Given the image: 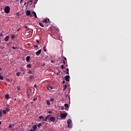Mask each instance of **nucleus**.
Segmentation results:
<instances>
[{"label": "nucleus", "instance_id": "obj_51", "mask_svg": "<svg viewBox=\"0 0 131 131\" xmlns=\"http://www.w3.org/2000/svg\"><path fill=\"white\" fill-rule=\"evenodd\" d=\"M64 60H67V59H66V57H64Z\"/></svg>", "mask_w": 131, "mask_h": 131}, {"label": "nucleus", "instance_id": "obj_37", "mask_svg": "<svg viewBox=\"0 0 131 131\" xmlns=\"http://www.w3.org/2000/svg\"><path fill=\"white\" fill-rule=\"evenodd\" d=\"M2 115H3V112L0 111V117L2 116Z\"/></svg>", "mask_w": 131, "mask_h": 131}, {"label": "nucleus", "instance_id": "obj_59", "mask_svg": "<svg viewBox=\"0 0 131 131\" xmlns=\"http://www.w3.org/2000/svg\"><path fill=\"white\" fill-rule=\"evenodd\" d=\"M58 75V73H57V75Z\"/></svg>", "mask_w": 131, "mask_h": 131}, {"label": "nucleus", "instance_id": "obj_35", "mask_svg": "<svg viewBox=\"0 0 131 131\" xmlns=\"http://www.w3.org/2000/svg\"><path fill=\"white\" fill-rule=\"evenodd\" d=\"M35 101H37V98H35L33 99V101L35 102Z\"/></svg>", "mask_w": 131, "mask_h": 131}, {"label": "nucleus", "instance_id": "obj_14", "mask_svg": "<svg viewBox=\"0 0 131 131\" xmlns=\"http://www.w3.org/2000/svg\"><path fill=\"white\" fill-rule=\"evenodd\" d=\"M24 28H26V29H27L26 31H29V30H30L29 28H28V27H27V26H24Z\"/></svg>", "mask_w": 131, "mask_h": 131}, {"label": "nucleus", "instance_id": "obj_21", "mask_svg": "<svg viewBox=\"0 0 131 131\" xmlns=\"http://www.w3.org/2000/svg\"><path fill=\"white\" fill-rule=\"evenodd\" d=\"M34 77V75H30V76L29 77V79H32Z\"/></svg>", "mask_w": 131, "mask_h": 131}, {"label": "nucleus", "instance_id": "obj_50", "mask_svg": "<svg viewBox=\"0 0 131 131\" xmlns=\"http://www.w3.org/2000/svg\"><path fill=\"white\" fill-rule=\"evenodd\" d=\"M30 3H32V0H30Z\"/></svg>", "mask_w": 131, "mask_h": 131}, {"label": "nucleus", "instance_id": "obj_45", "mask_svg": "<svg viewBox=\"0 0 131 131\" xmlns=\"http://www.w3.org/2000/svg\"><path fill=\"white\" fill-rule=\"evenodd\" d=\"M36 42H37V43H39V40H36Z\"/></svg>", "mask_w": 131, "mask_h": 131}, {"label": "nucleus", "instance_id": "obj_7", "mask_svg": "<svg viewBox=\"0 0 131 131\" xmlns=\"http://www.w3.org/2000/svg\"><path fill=\"white\" fill-rule=\"evenodd\" d=\"M64 79L66 81H69V79H70V76H69V75H67L64 77Z\"/></svg>", "mask_w": 131, "mask_h": 131}, {"label": "nucleus", "instance_id": "obj_52", "mask_svg": "<svg viewBox=\"0 0 131 131\" xmlns=\"http://www.w3.org/2000/svg\"><path fill=\"white\" fill-rule=\"evenodd\" d=\"M1 70H2V68H0V71H1Z\"/></svg>", "mask_w": 131, "mask_h": 131}, {"label": "nucleus", "instance_id": "obj_56", "mask_svg": "<svg viewBox=\"0 0 131 131\" xmlns=\"http://www.w3.org/2000/svg\"><path fill=\"white\" fill-rule=\"evenodd\" d=\"M19 30H20V29H18L17 30V31H19Z\"/></svg>", "mask_w": 131, "mask_h": 131}, {"label": "nucleus", "instance_id": "obj_48", "mask_svg": "<svg viewBox=\"0 0 131 131\" xmlns=\"http://www.w3.org/2000/svg\"><path fill=\"white\" fill-rule=\"evenodd\" d=\"M22 2H23V0H20V4H22Z\"/></svg>", "mask_w": 131, "mask_h": 131}, {"label": "nucleus", "instance_id": "obj_22", "mask_svg": "<svg viewBox=\"0 0 131 131\" xmlns=\"http://www.w3.org/2000/svg\"><path fill=\"white\" fill-rule=\"evenodd\" d=\"M39 25H40V26H41V27H45V26H43L42 25V23H41L40 22L39 23Z\"/></svg>", "mask_w": 131, "mask_h": 131}, {"label": "nucleus", "instance_id": "obj_54", "mask_svg": "<svg viewBox=\"0 0 131 131\" xmlns=\"http://www.w3.org/2000/svg\"><path fill=\"white\" fill-rule=\"evenodd\" d=\"M2 124V121H0V125Z\"/></svg>", "mask_w": 131, "mask_h": 131}, {"label": "nucleus", "instance_id": "obj_49", "mask_svg": "<svg viewBox=\"0 0 131 131\" xmlns=\"http://www.w3.org/2000/svg\"><path fill=\"white\" fill-rule=\"evenodd\" d=\"M29 131H35V130H33L32 129H31Z\"/></svg>", "mask_w": 131, "mask_h": 131}, {"label": "nucleus", "instance_id": "obj_25", "mask_svg": "<svg viewBox=\"0 0 131 131\" xmlns=\"http://www.w3.org/2000/svg\"><path fill=\"white\" fill-rule=\"evenodd\" d=\"M66 71H67L66 72L67 74H69V69L67 68Z\"/></svg>", "mask_w": 131, "mask_h": 131}, {"label": "nucleus", "instance_id": "obj_57", "mask_svg": "<svg viewBox=\"0 0 131 131\" xmlns=\"http://www.w3.org/2000/svg\"><path fill=\"white\" fill-rule=\"evenodd\" d=\"M49 113H52V112H50Z\"/></svg>", "mask_w": 131, "mask_h": 131}, {"label": "nucleus", "instance_id": "obj_10", "mask_svg": "<svg viewBox=\"0 0 131 131\" xmlns=\"http://www.w3.org/2000/svg\"><path fill=\"white\" fill-rule=\"evenodd\" d=\"M26 60L27 62H30V56H27L26 58Z\"/></svg>", "mask_w": 131, "mask_h": 131}, {"label": "nucleus", "instance_id": "obj_61", "mask_svg": "<svg viewBox=\"0 0 131 131\" xmlns=\"http://www.w3.org/2000/svg\"><path fill=\"white\" fill-rule=\"evenodd\" d=\"M64 72H66V71H64Z\"/></svg>", "mask_w": 131, "mask_h": 131}, {"label": "nucleus", "instance_id": "obj_46", "mask_svg": "<svg viewBox=\"0 0 131 131\" xmlns=\"http://www.w3.org/2000/svg\"><path fill=\"white\" fill-rule=\"evenodd\" d=\"M65 83V80H63V81H62V84H64Z\"/></svg>", "mask_w": 131, "mask_h": 131}, {"label": "nucleus", "instance_id": "obj_58", "mask_svg": "<svg viewBox=\"0 0 131 131\" xmlns=\"http://www.w3.org/2000/svg\"><path fill=\"white\" fill-rule=\"evenodd\" d=\"M1 40H0V44H1Z\"/></svg>", "mask_w": 131, "mask_h": 131}, {"label": "nucleus", "instance_id": "obj_18", "mask_svg": "<svg viewBox=\"0 0 131 131\" xmlns=\"http://www.w3.org/2000/svg\"><path fill=\"white\" fill-rule=\"evenodd\" d=\"M39 119H43V120L45 119V117L43 116H39Z\"/></svg>", "mask_w": 131, "mask_h": 131}, {"label": "nucleus", "instance_id": "obj_8", "mask_svg": "<svg viewBox=\"0 0 131 131\" xmlns=\"http://www.w3.org/2000/svg\"><path fill=\"white\" fill-rule=\"evenodd\" d=\"M41 53V50H39L38 51L36 52V56H39V55H40Z\"/></svg>", "mask_w": 131, "mask_h": 131}, {"label": "nucleus", "instance_id": "obj_11", "mask_svg": "<svg viewBox=\"0 0 131 131\" xmlns=\"http://www.w3.org/2000/svg\"><path fill=\"white\" fill-rule=\"evenodd\" d=\"M32 14L34 15L35 18H37V16L36 15V13L34 11L32 12Z\"/></svg>", "mask_w": 131, "mask_h": 131}, {"label": "nucleus", "instance_id": "obj_19", "mask_svg": "<svg viewBox=\"0 0 131 131\" xmlns=\"http://www.w3.org/2000/svg\"><path fill=\"white\" fill-rule=\"evenodd\" d=\"M46 103L48 106H50L51 105V102H50V100H47Z\"/></svg>", "mask_w": 131, "mask_h": 131}, {"label": "nucleus", "instance_id": "obj_40", "mask_svg": "<svg viewBox=\"0 0 131 131\" xmlns=\"http://www.w3.org/2000/svg\"><path fill=\"white\" fill-rule=\"evenodd\" d=\"M20 70H22L23 71H24L23 67H20Z\"/></svg>", "mask_w": 131, "mask_h": 131}, {"label": "nucleus", "instance_id": "obj_2", "mask_svg": "<svg viewBox=\"0 0 131 131\" xmlns=\"http://www.w3.org/2000/svg\"><path fill=\"white\" fill-rule=\"evenodd\" d=\"M10 7L9 6H6L5 7L4 12L6 14H9V13H10Z\"/></svg>", "mask_w": 131, "mask_h": 131}, {"label": "nucleus", "instance_id": "obj_1", "mask_svg": "<svg viewBox=\"0 0 131 131\" xmlns=\"http://www.w3.org/2000/svg\"><path fill=\"white\" fill-rule=\"evenodd\" d=\"M67 123L69 128H72V120H71V119H68Z\"/></svg>", "mask_w": 131, "mask_h": 131}, {"label": "nucleus", "instance_id": "obj_13", "mask_svg": "<svg viewBox=\"0 0 131 131\" xmlns=\"http://www.w3.org/2000/svg\"><path fill=\"white\" fill-rule=\"evenodd\" d=\"M9 38V36H7L4 39L5 41H8Z\"/></svg>", "mask_w": 131, "mask_h": 131}, {"label": "nucleus", "instance_id": "obj_6", "mask_svg": "<svg viewBox=\"0 0 131 131\" xmlns=\"http://www.w3.org/2000/svg\"><path fill=\"white\" fill-rule=\"evenodd\" d=\"M27 16H29L30 17H32V15H31V12L29 10H27L26 12Z\"/></svg>", "mask_w": 131, "mask_h": 131}, {"label": "nucleus", "instance_id": "obj_41", "mask_svg": "<svg viewBox=\"0 0 131 131\" xmlns=\"http://www.w3.org/2000/svg\"><path fill=\"white\" fill-rule=\"evenodd\" d=\"M0 36L3 37V33H0Z\"/></svg>", "mask_w": 131, "mask_h": 131}, {"label": "nucleus", "instance_id": "obj_15", "mask_svg": "<svg viewBox=\"0 0 131 131\" xmlns=\"http://www.w3.org/2000/svg\"><path fill=\"white\" fill-rule=\"evenodd\" d=\"M54 89V88H53L52 86H49L47 88V89L48 90V91H51V90H53Z\"/></svg>", "mask_w": 131, "mask_h": 131}, {"label": "nucleus", "instance_id": "obj_53", "mask_svg": "<svg viewBox=\"0 0 131 131\" xmlns=\"http://www.w3.org/2000/svg\"><path fill=\"white\" fill-rule=\"evenodd\" d=\"M29 5H30V6H31V5H32V3H31Z\"/></svg>", "mask_w": 131, "mask_h": 131}, {"label": "nucleus", "instance_id": "obj_38", "mask_svg": "<svg viewBox=\"0 0 131 131\" xmlns=\"http://www.w3.org/2000/svg\"><path fill=\"white\" fill-rule=\"evenodd\" d=\"M12 125H10L9 126V128H12Z\"/></svg>", "mask_w": 131, "mask_h": 131}, {"label": "nucleus", "instance_id": "obj_47", "mask_svg": "<svg viewBox=\"0 0 131 131\" xmlns=\"http://www.w3.org/2000/svg\"><path fill=\"white\" fill-rule=\"evenodd\" d=\"M34 88H35V89H36V84H35V85H34Z\"/></svg>", "mask_w": 131, "mask_h": 131}, {"label": "nucleus", "instance_id": "obj_36", "mask_svg": "<svg viewBox=\"0 0 131 131\" xmlns=\"http://www.w3.org/2000/svg\"><path fill=\"white\" fill-rule=\"evenodd\" d=\"M60 67H61V69H64V65H63V64L61 65Z\"/></svg>", "mask_w": 131, "mask_h": 131}, {"label": "nucleus", "instance_id": "obj_60", "mask_svg": "<svg viewBox=\"0 0 131 131\" xmlns=\"http://www.w3.org/2000/svg\"><path fill=\"white\" fill-rule=\"evenodd\" d=\"M58 75V73H57V75Z\"/></svg>", "mask_w": 131, "mask_h": 131}, {"label": "nucleus", "instance_id": "obj_27", "mask_svg": "<svg viewBox=\"0 0 131 131\" xmlns=\"http://www.w3.org/2000/svg\"><path fill=\"white\" fill-rule=\"evenodd\" d=\"M43 49L44 52H47V49H46V46H44L43 48Z\"/></svg>", "mask_w": 131, "mask_h": 131}, {"label": "nucleus", "instance_id": "obj_3", "mask_svg": "<svg viewBox=\"0 0 131 131\" xmlns=\"http://www.w3.org/2000/svg\"><path fill=\"white\" fill-rule=\"evenodd\" d=\"M50 121H51L52 122H57L58 120H56V118L52 116L50 118Z\"/></svg>", "mask_w": 131, "mask_h": 131}, {"label": "nucleus", "instance_id": "obj_34", "mask_svg": "<svg viewBox=\"0 0 131 131\" xmlns=\"http://www.w3.org/2000/svg\"><path fill=\"white\" fill-rule=\"evenodd\" d=\"M28 73H29V74H32V72H31V71H29L28 72Z\"/></svg>", "mask_w": 131, "mask_h": 131}, {"label": "nucleus", "instance_id": "obj_55", "mask_svg": "<svg viewBox=\"0 0 131 131\" xmlns=\"http://www.w3.org/2000/svg\"><path fill=\"white\" fill-rule=\"evenodd\" d=\"M26 4H27V3H25V4H24L25 6L26 5Z\"/></svg>", "mask_w": 131, "mask_h": 131}, {"label": "nucleus", "instance_id": "obj_39", "mask_svg": "<svg viewBox=\"0 0 131 131\" xmlns=\"http://www.w3.org/2000/svg\"><path fill=\"white\" fill-rule=\"evenodd\" d=\"M20 90H21V88L17 87V91H20Z\"/></svg>", "mask_w": 131, "mask_h": 131}, {"label": "nucleus", "instance_id": "obj_31", "mask_svg": "<svg viewBox=\"0 0 131 131\" xmlns=\"http://www.w3.org/2000/svg\"><path fill=\"white\" fill-rule=\"evenodd\" d=\"M40 126H41V123H38V125H37V127H40Z\"/></svg>", "mask_w": 131, "mask_h": 131}, {"label": "nucleus", "instance_id": "obj_9", "mask_svg": "<svg viewBox=\"0 0 131 131\" xmlns=\"http://www.w3.org/2000/svg\"><path fill=\"white\" fill-rule=\"evenodd\" d=\"M50 21V19L49 18H47V19H45L43 20V22L44 23H49V21Z\"/></svg>", "mask_w": 131, "mask_h": 131}, {"label": "nucleus", "instance_id": "obj_17", "mask_svg": "<svg viewBox=\"0 0 131 131\" xmlns=\"http://www.w3.org/2000/svg\"><path fill=\"white\" fill-rule=\"evenodd\" d=\"M34 47L35 50H38V46L37 45H34Z\"/></svg>", "mask_w": 131, "mask_h": 131}, {"label": "nucleus", "instance_id": "obj_20", "mask_svg": "<svg viewBox=\"0 0 131 131\" xmlns=\"http://www.w3.org/2000/svg\"><path fill=\"white\" fill-rule=\"evenodd\" d=\"M20 75H21V72H18L16 73L17 76H20Z\"/></svg>", "mask_w": 131, "mask_h": 131}, {"label": "nucleus", "instance_id": "obj_28", "mask_svg": "<svg viewBox=\"0 0 131 131\" xmlns=\"http://www.w3.org/2000/svg\"><path fill=\"white\" fill-rule=\"evenodd\" d=\"M64 107H66V108H68L69 107L68 104L67 103L64 104Z\"/></svg>", "mask_w": 131, "mask_h": 131}, {"label": "nucleus", "instance_id": "obj_26", "mask_svg": "<svg viewBox=\"0 0 131 131\" xmlns=\"http://www.w3.org/2000/svg\"><path fill=\"white\" fill-rule=\"evenodd\" d=\"M3 79H4V76L1 75L0 76V80H3Z\"/></svg>", "mask_w": 131, "mask_h": 131}, {"label": "nucleus", "instance_id": "obj_4", "mask_svg": "<svg viewBox=\"0 0 131 131\" xmlns=\"http://www.w3.org/2000/svg\"><path fill=\"white\" fill-rule=\"evenodd\" d=\"M60 116L61 118H66L67 116V114L61 113V114H60Z\"/></svg>", "mask_w": 131, "mask_h": 131}, {"label": "nucleus", "instance_id": "obj_44", "mask_svg": "<svg viewBox=\"0 0 131 131\" xmlns=\"http://www.w3.org/2000/svg\"><path fill=\"white\" fill-rule=\"evenodd\" d=\"M61 110H64V107L63 106L61 107Z\"/></svg>", "mask_w": 131, "mask_h": 131}, {"label": "nucleus", "instance_id": "obj_43", "mask_svg": "<svg viewBox=\"0 0 131 131\" xmlns=\"http://www.w3.org/2000/svg\"><path fill=\"white\" fill-rule=\"evenodd\" d=\"M12 49H13V50H16V47H12Z\"/></svg>", "mask_w": 131, "mask_h": 131}, {"label": "nucleus", "instance_id": "obj_12", "mask_svg": "<svg viewBox=\"0 0 131 131\" xmlns=\"http://www.w3.org/2000/svg\"><path fill=\"white\" fill-rule=\"evenodd\" d=\"M6 110L7 112H9V111H10V106L9 105L7 106Z\"/></svg>", "mask_w": 131, "mask_h": 131}, {"label": "nucleus", "instance_id": "obj_42", "mask_svg": "<svg viewBox=\"0 0 131 131\" xmlns=\"http://www.w3.org/2000/svg\"><path fill=\"white\" fill-rule=\"evenodd\" d=\"M62 63H63V64L65 65L66 63H65V61L64 60H62Z\"/></svg>", "mask_w": 131, "mask_h": 131}, {"label": "nucleus", "instance_id": "obj_32", "mask_svg": "<svg viewBox=\"0 0 131 131\" xmlns=\"http://www.w3.org/2000/svg\"><path fill=\"white\" fill-rule=\"evenodd\" d=\"M14 38H15V35H13L11 36V39H14Z\"/></svg>", "mask_w": 131, "mask_h": 131}, {"label": "nucleus", "instance_id": "obj_33", "mask_svg": "<svg viewBox=\"0 0 131 131\" xmlns=\"http://www.w3.org/2000/svg\"><path fill=\"white\" fill-rule=\"evenodd\" d=\"M54 101H55V100L53 98L50 99V102H54Z\"/></svg>", "mask_w": 131, "mask_h": 131}, {"label": "nucleus", "instance_id": "obj_29", "mask_svg": "<svg viewBox=\"0 0 131 131\" xmlns=\"http://www.w3.org/2000/svg\"><path fill=\"white\" fill-rule=\"evenodd\" d=\"M3 114H7V111L3 110Z\"/></svg>", "mask_w": 131, "mask_h": 131}, {"label": "nucleus", "instance_id": "obj_16", "mask_svg": "<svg viewBox=\"0 0 131 131\" xmlns=\"http://www.w3.org/2000/svg\"><path fill=\"white\" fill-rule=\"evenodd\" d=\"M33 130H35L36 128H37V126L36 125H35L33 126Z\"/></svg>", "mask_w": 131, "mask_h": 131}, {"label": "nucleus", "instance_id": "obj_30", "mask_svg": "<svg viewBox=\"0 0 131 131\" xmlns=\"http://www.w3.org/2000/svg\"><path fill=\"white\" fill-rule=\"evenodd\" d=\"M66 89H67V85H64L63 91H65V90H66Z\"/></svg>", "mask_w": 131, "mask_h": 131}, {"label": "nucleus", "instance_id": "obj_24", "mask_svg": "<svg viewBox=\"0 0 131 131\" xmlns=\"http://www.w3.org/2000/svg\"><path fill=\"white\" fill-rule=\"evenodd\" d=\"M27 68H31V64H28L27 65Z\"/></svg>", "mask_w": 131, "mask_h": 131}, {"label": "nucleus", "instance_id": "obj_23", "mask_svg": "<svg viewBox=\"0 0 131 131\" xmlns=\"http://www.w3.org/2000/svg\"><path fill=\"white\" fill-rule=\"evenodd\" d=\"M5 98H6V99H7V100H9V94H6L5 95Z\"/></svg>", "mask_w": 131, "mask_h": 131}, {"label": "nucleus", "instance_id": "obj_5", "mask_svg": "<svg viewBox=\"0 0 131 131\" xmlns=\"http://www.w3.org/2000/svg\"><path fill=\"white\" fill-rule=\"evenodd\" d=\"M50 118H51V115H48L47 116L45 119L43 120V121H48V120H50Z\"/></svg>", "mask_w": 131, "mask_h": 131}]
</instances>
